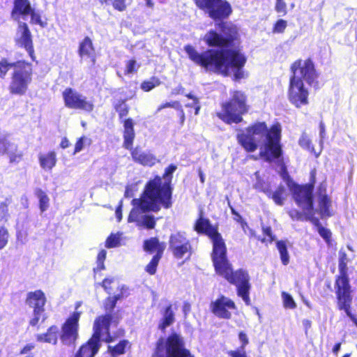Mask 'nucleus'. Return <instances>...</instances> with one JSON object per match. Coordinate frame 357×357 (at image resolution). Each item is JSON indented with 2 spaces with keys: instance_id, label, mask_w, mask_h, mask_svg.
<instances>
[{
  "instance_id": "36",
  "label": "nucleus",
  "mask_w": 357,
  "mask_h": 357,
  "mask_svg": "<svg viewBox=\"0 0 357 357\" xmlns=\"http://www.w3.org/2000/svg\"><path fill=\"white\" fill-rule=\"evenodd\" d=\"M162 256L153 255L149 264L145 266V271L149 275H154L156 273L160 260Z\"/></svg>"
},
{
  "instance_id": "25",
  "label": "nucleus",
  "mask_w": 357,
  "mask_h": 357,
  "mask_svg": "<svg viewBox=\"0 0 357 357\" xmlns=\"http://www.w3.org/2000/svg\"><path fill=\"white\" fill-rule=\"evenodd\" d=\"M130 348V342L128 340H122L114 346L109 345L107 352L112 357H117L126 353V349Z\"/></svg>"
},
{
  "instance_id": "27",
  "label": "nucleus",
  "mask_w": 357,
  "mask_h": 357,
  "mask_svg": "<svg viewBox=\"0 0 357 357\" xmlns=\"http://www.w3.org/2000/svg\"><path fill=\"white\" fill-rule=\"evenodd\" d=\"M331 204V199L328 195H324L318 198L319 213L322 218L332 215V213L330 211Z\"/></svg>"
},
{
  "instance_id": "1",
  "label": "nucleus",
  "mask_w": 357,
  "mask_h": 357,
  "mask_svg": "<svg viewBox=\"0 0 357 357\" xmlns=\"http://www.w3.org/2000/svg\"><path fill=\"white\" fill-rule=\"evenodd\" d=\"M196 6L207 13L219 29H211L205 35L204 40L208 47L219 49H208L198 52L195 48L187 45L184 50L189 59L195 64L208 68L213 67L214 71L223 77L229 76L233 70L234 79L243 77V68L247 62V57L238 48L241 36L238 26L231 22H224L232 13L231 4L226 0H193Z\"/></svg>"
},
{
  "instance_id": "30",
  "label": "nucleus",
  "mask_w": 357,
  "mask_h": 357,
  "mask_svg": "<svg viewBox=\"0 0 357 357\" xmlns=\"http://www.w3.org/2000/svg\"><path fill=\"white\" fill-rule=\"evenodd\" d=\"M242 113H217L219 119L222 120L224 122L231 124L238 123L242 121L243 118L241 116Z\"/></svg>"
},
{
  "instance_id": "44",
  "label": "nucleus",
  "mask_w": 357,
  "mask_h": 357,
  "mask_svg": "<svg viewBox=\"0 0 357 357\" xmlns=\"http://www.w3.org/2000/svg\"><path fill=\"white\" fill-rule=\"evenodd\" d=\"M142 225L148 229H153L156 225V220L151 215H145L143 216Z\"/></svg>"
},
{
  "instance_id": "57",
  "label": "nucleus",
  "mask_w": 357,
  "mask_h": 357,
  "mask_svg": "<svg viewBox=\"0 0 357 357\" xmlns=\"http://www.w3.org/2000/svg\"><path fill=\"white\" fill-rule=\"evenodd\" d=\"M33 343H29L25 344L20 351L19 354H29V353L35 348Z\"/></svg>"
},
{
  "instance_id": "45",
  "label": "nucleus",
  "mask_w": 357,
  "mask_h": 357,
  "mask_svg": "<svg viewBox=\"0 0 357 357\" xmlns=\"http://www.w3.org/2000/svg\"><path fill=\"white\" fill-rule=\"evenodd\" d=\"M262 232L264 235V238L261 239V241L264 242H269L271 243L274 241L275 236L273 234L272 229L270 226H262Z\"/></svg>"
},
{
  "instance_id": "6",
  "label": "nucleus",
  "mask_w": 357,
  "mask_h": 357,
  "mask_svg": "<svg viewBox=\"0 0 357 357\" xmlns=\"http://www.w3.org/2000/svg\"><path fill=\"white\" fill-rule=\"evenodd\" d=\"M347 255L340 252L338 259L339 273L335 277V294L336 307L339 311H343L357 326V317L352 313L353 289L348 275Z\"/></svg>"
},
{
  "instance_id": "11",
  "label": "nucleus",
  "mask_w": 357,
  "mask_h": 357,
  "mask_svg": "<svg viewBox=\"0 0 357 357\" xmlns=\"http://www.w3.org/2000/svg\"><path fill=\"white\" fill-rule=\"evenodd\" d=\"M123 146L130 151V155L134 162L148 167H152L157 162L156 157L154 155L144 152L139 146L133 147L135 133L134 122L130 118L123 121Z\"/></svg>"
},
{
  "instance_id": "48",
  "label": "nucleus",
  "mask_w": 357,
  "mask_h": 357,
  "mask_svg": "<svg viewBox=\"0 0 357 357\" xmlns=\"http://www.w3.org/2000/svg\"><path fill=\"white\" fill-rule=\"evenodd\" d=\"M120 239L115 234H111L106 239L105 245L107 248H112L119 246Z\"/></svg>"
},
{
  "instance_id": "26",
  "label": "nucleus",
  "mask_w": 357,
  "mask_h": 357,
  "mask_svg": "<svg viewBox=\"0 0 357 357\" xmlns=\"http://www.w3.org/2000/svg\"><path fill=\"white\" fill-rule=\"evenodd\" d=\"M174 313L172 310V305L169 304L165 309L163 317L158 325V328L164 331L167 327L174 322Z\"/></svg>"
},
{
  "instance_id": "5",
  "label": "nucleus",
  "mask_w": 357,
  "mask_h": 357,
  "mask_svg": "<svg viewBox=\"0 0 357 357\" xmlns=\"http://www.w3.org/2000/svg\"><path fill=\"white\" fill-rule=\"evenodd\" d=\"M291 75L288 87V98L291 104L297 108L309 103V92L304 86L303 80L311 85L317 78L314 63L308 58L304 61L296 60L290 67Z\"/></svg>"
},
{
  "instance_id": "33",
  "label": "nucleus",
  "mask_w": 357,
  "mask_h": 357,
  "mask_svg": "<svg viewBox=\"0 0 357 357\" xmlns=\"http://www.w3.org/2000/svg\"><path fill=\"white\" fill-rule=\"evenodd\" d=\"M161 81L157 77L153 76L149 80H144L141 83L140 88L144 92H149L155 87L160 85Z\"/></svg>"
},
{
  "instance_id": "23",
  "label": "nucleus",
  "mask_w": 357,
  "mask_h": 357,
  "mask_svg": "<svg viewBox=\"0 0 357 357\" xmlns=\"http://www.w3.org/2000/svg\"><path fill=\"white\" fill-rule=\"evenodd\" d=\"M38 160L40 167L45 170H51L57 161L55 151H51L47 153L40 154Z\"/></svg>"
},
{
  "instance_id": "42",
  "label": "nucleus",
  "mask_w": 357,
  "mask_h": 357,
  "mask_svg": "<svg viewBox=\"0 0 357 357\" xmlns=\"http://www.w3.org/2000/svg\"><path fill=\"white\" fill-rule=\"evenodd\" d=\"M287 26V22L283 19L278 20L273 26L272 33H282Z\"/></svg>"
},
{
  "instance_id": "2",
  "label": "nucleus",
  "mask_w": 357,
  "mask_h": 357,
  "mask_svg": "<svg viewBox=\"0 0 357 357\" xmlns=\"http://www.w3.org/2000/svg\"><path fill=\"white\" fill-rule=\"evenodd\" d=\"M193 229L197 234L208 236L212 242L211 257L215 273L229 284L235 285L237 296L243 299L245 305H250L251 284L249 273L243 268L234 269L227 257L225 242L218 231V227L211 225L209 219L204 218L203 213L201 212Z\"/></svg>"
},
{
  "instance_id": "20",
  "label": "nucleus",
  "mask_w": 357,
  "mask_h": 357,
  "mask_svg": "<svg viewBox=\"0 0 357 357\" xmlns=\"http://www.w3.org/2000/svg\"><path fill=\"white\" fill-rule=\"evenodd\" d=\"M166 245L164 242H160L158 237H151L144 241L143 250L149 253L154 255L162 256Z\"/></svg>"
},
{
  "instance_id": "17",
  "label": "nucleus",
  "mask_w": 357,
  "mask_h": 357,
  "mask_svg": "<svg viewBox=\"0 0 357 357\" xmlns=\"http://www.w3.org/2000/svg\"><path fill=\"white\" fill-rule=\"evenodd\" d=\"M222 109L224 112H247L248 106L245 95L240 91H234L230 99L223 103Z\"/></svg>"
},
{
  "instance_id": "60",
  "label": "nucleus",
  "mask_w": 357,
  "mask_h": 357,
  "mask_svg": "<svg viewBox=\"0 0 357 357\" xmlns=\"http://www.w3.org/2000/svg\"><path fill=\"white\" fill-rule=\"evenodd\" d=\"M137 216V212L135 209H132L128 218V222H135L136 220Z\"/></svg>"
},
{
  "instance_id": "40",
  "label": "nucleus",
  "mask_w": 357,
  "mask_h": 357,
  "mask_svg": "<svg viewBox=\"0 0 357 357\" xmlns=\"http://www.w3.org/2000/svg\"><path fill=\"white\" fill-rule=\"evenodd\" d=\"M255 188L260 192H264L267 196L271 194V188L269 183H266L261 179H257L255 184Z\"/></svg>"
},
{
  "instance_id": "51",
  "label": "nucleus",
  "mask_w": 357,
  "mask_h": 357,
  "mask_svg": "<svg viewBox=\"0 0 357 357\" xmlns=\"http://www.w3.org/2000/svg\"><path fill=\"white\" fill-rule=\"evenodd\" d=\"M275 10L278 13H282L283 15H286L287 10L285 1L284 0H276Z\"/></svg>"
},
{
  "instance_id": "39",
  "label": "nucleus",
  "mask_w": 357,
  "mask_h": 357,
  "mask_svg": "<svg viewBox=\"0 0 357 357\" xmlns=\"http://www.w3.org/2000/svg\"><path fill=\"white\" fill-rule=\"evenodd\" d=\"M13 146V144L8 140V135L0 133V155L8 153V150Z\"/></svg>"
},
{
  "instance_id": "16",
  "label": "nucleus",
  "mask_w": 357,
  "mask_h": 357,
  "mask_svg": "<svg viewBox=\"0 0 357 357\" xmlns=\"http://www.w3.org/2000/svg\"><path fill=\"white\" fill-rule=\"evenodd\" d=\"M209 309L218 318L228 320L231 319L232 311L236 310L237 307L233 300L220 294L215 301L211 302Z\"/></svg>"
},
{
  "instance_id": "52",
  "label": "nucleus",
  "mask_w": 357,
  "mask_h": 357,
  "mask_svg": "<svg viewBox=\"0 0 357 357\" xmlns=\"http://www.w3.org/2000/svg\"><path fill=\"white\" fill-rule=\"evenodd\" d=\"M114 8L118 11L122 12L127 8L126 0H114L112 1Z\"/></svg>"
},
{
  "instance_id": "28",
  "label": "nucleus",
  "mask_w": 357,
  "mask_h": 357,
  "mask_svg": "<svg viewBox=\"0 0 357 357\" xmlns=\"http://www.w3.org/2000/svg\"><path fill=\"white\" fill-rule=\"evenodd\" d=\"M10 149L11 151H9V150H8L7 154L10 164H18L23 160L24 153L18 149L17 144H13V146Z\"/></svg>"
},
{
  "instance_id": "41",
  "label": "nucleus",
  "mask_w": 357,
  "mask_h": 357,
  "mask_svg": "<svg viewBox=\"0 0 357 357\" xmlns=\"http://www.w3.org/2000/svg\"><path fill=\"white\" fill-rule=\"evenodd\" d=\"M107 252L105 250H101L97 255V267L94 268V272L102 271L105 268V260L106 259Z\"/></svg>"
},
{
  "instance_id": "13",
  "label": "nucleus",
  "mask_w": 357,
  "mask_h": 357,
  "mask_svg": "<svg viewBox=\"0 0 357 357\" xmlns=\"http://www.w3.org/2000/svg\"><path fill=\"white\" fill-rule=\"evenodd\" d=\"M168 243L169 250L174 258L181 259L185 256L187 259L190 258L193 249L185 231H178L171 234Z\"/></svg>"
},
{
  "instance_id": "50",
  "label": "nucleus",
  "mask_w": 357,
  "mask_h": 357,
  "mask_svg": "<svg viewBox=\"0 0 357 357\" xmlns=\"http://www.w3.org/2000/svg\"><path fill=\"white\" fill-rule=\"evenodd\" d=\"M44 311L45 310H33V317L29 320V325L33 327L37 326V328H38V324Z\"/></svg>"
},
{
  "instance_id": "53",
  "label": "nucleus",
  "mask_w": 357,
  "mask_h": 357,
  "mask_svg": "<svg viewBox=\"0 0 357 357\" xmlns=\"http://www.w3.org/2000/svg\"><path fill=\"white\" fill-rule=\"evenodd\" d=\"M115 109L116 112H128L129 107L126 104V99L119 100L115 105Z\"/></svg>"
},
{
  "instance_id": "32",
  "label": "nucleus",
  "mask_w": 357,
  "mask_h": 357,
  "mask_svg": "<svg viewBox=\"0 0 357 357\" xmlns=\"http://www.w3.org/2000/svg\"><path fill=\"white\" fill-rule=\"evenodd\" d=\"M276 247L280 252L282 264L287 265L289 263V256L287 251L286 242L284 241H278L276 243Z\"/></svg>"
},
{
  "instance_id": "14",
  "label": "nucleus",
  "mask_w": 357,
  "mask_h": 357,
  "mask_svg": "<svg viewBox=\"0 0 357 357\" xmlns=\"http://www.w3.org/2000/svg\"><path fill=\"white\" fill-rule=\"evenodd\" d=\"M64 105L69 109L91 112L94 108L93 100L71 87L66 88L62 92Z\"/></svg>"
},
{
  "instance_id": "3",
  "label": "nucleus",
  "mask_w": 357,
  "mask_h": 357,
  "mask_svg": "<svg viewBox=\"0 0 357 357\" xmlns=\"http://www.w3.org/2000/svg\"><path fill=\"white\" fill-rule=\"evenodd\" d=\"M264 137L263 149L259 152V156L268 162L280 158L283 151L281 144L282 129L279 123L268 128L266 122L256 121L241 130L236 135L238 143L248 153L257 151Z\"/></svg>"
},
{
  "instance_id": "54",
  "label": "nucleus",
  "mask_w": 357,
  "mask_h": 357,
  "mask_svg": "<svg viewBox=\"0 0 357 357\" xmlns=\"http://www.w3.org/2000/svg\"><path fill=\"white\" fill-rule=\"evenodd\" d=\"M86 139V137L84 136L80 137L77 139V142L75 145L74 152L73 153H77L81 151L84 148V142Z\"/></svg>"
},
{
  "instance_id": "61",
  "label": "nucleus",
  "mask_w": 357,
  "mask_h": 357,
  "mask_svg": "<svg viewBox=\"0 0 357 357\" xmlns=\"http://www.w3.org/2000/svg\"><path fill=\"white\" fill-rule=\"evenodd\" d=\"M122 208L121 205H119L116 208L115 213H116V217L118 222H120L122 219V208Z\"/></svg>"
},
{
  "instance_id": "55",
  "label": "nucleus",
  "mask_w": 357,
  "mask_h": 357,
  "mask_svg": "<svg viewBox=\"0 0 357 357\" xmlns=\"http://www.w3.org/2000/svg\"><path fill=\"white\" fill-rule=\"evenodd\" d=\"M167 107H172V108H174L175 109H181V105L179 104L178 102L177 101H174V102H165L164 104H162L160 105L158 108V110H161L162 109H165V108H167Z\"/></svg>"
},
{
  "instance_id": "29",
  "label": "nucleus",
  "mask_w": 357,
  "mask_h": 357,
  "mask_svg": "<svg viewBox=\"0 0 357 357\" xmlns=\"http://www.w3.org/2000/svg\"><path fill=\"white\" fill-rule=\"evenodd\" d=\"M34 194L39 200V208L41 212L45 211L49 207L50 198L46 192L41 188H36Z\"/></svg>"
},
{
  "instance_id": "43",
  "label": "nucleus",
  "mask_w": 357,
  "mask_h": 357,
  "mask_svg": "<svg viewBox=\"0 0 357 357\" xmlns=\"http://www.w3.org/2000/svg\"><path fill=\"white\" fill-rule=\"evenodd\" d=\"M298 144L303 149L311 151L314 149L310 139L305 132H303L298 140Z\"/></svg>"
},
{
  "instance_id": "21",
  "label": "nucleus",
  "mask_w": 357,
  "mask_h": 357,
  "mask_svg": "<svg viewBox=\"0 0 357 357\" xmlns=\"http://www.w3.org/2000/svg\"><path fill=\"white\" fill-rule=\"evenodd\" d=\"M32 8L29 0H14L13 8L11 10L12 17L26 16Z\"/></svg>"
},
{
  "instance_id": "19",
  "label": "nucleus",
  "mask_w": 357,
  "mask_h": 357,
  "mask_svg": "<svg viewBox=\"0 0 357 357\" xmlns=\"http://www.w3.org/2000/svg\"><path fill=\"white\" fill-rule=\"evenodd\" d=\"M46 301L45 293L40 289L29 291L25 300L26 304L33 308V310H45Z\"/></svg>"
},
{
  "instance_id": "22",
  "label": "nucleus",
  "mask_w": 357,
  "mask_h": 357,
  "mask_svg": "<svg viewBox=\"0 0 357 357\" xmlns=\"http://www.w3.org/2000/svg\"><path fill=\"white\" fill-rule=\"evenodd\" d=\"M238 340L241 345L236 350H231L227 352L230 357H248L245 347L249 344V338L248 335L243 331H239L238 334Z\"/></svg>"
},
{
  "instance_id": "31",
  "label": "nucleus",
  "mask_w": 357,
  "mask_h": 357,
  "mask_svg": "<svg viewBox=\"0 0 357 357\" xmlns=\"http://www.w3.org/2000/svg\"><path fill=\"white\" fill-rule=\"evenodd\" d=\"M284 194L285 188L284 185H280L274 192L271 191V194L268 197L271 198L277 205L282 206L285 199Z\"/></svg>"
},
{
  "instance_id": "58",
  "label": "nucleus",
  "mask_w": 357,
  "mask_h": 357,
  "mask_svg": "<svg viewBox=\"0 0 357 357\" xmlns=\"http://www.w3.org/2000/svg\"><path fill=\"white\" fill-rule=\"evenodd\" d=\"M113 282L112 279L105 278L101 282V286L103 287L105 291L110 294V284Z\"/></svg>"
},
{
  "instance_id": "8",
  "label": "nucleus",
  "mask_w": 357,
  "mask_h": 357,
  "mask_svg": "<svg viewBox=\"0 0 357 357\" xmlns=\"http://www.w3.org/2000/svg\"><path fill=\"white\" fill-rule=\"evenodd\" d=\"M113 319V314L109 313L97 317L93 322L91 336L79 347L73 357H95L101 347V337L104 334L103 342L107 344L114 342L117 337L110 333Z\"/></svg>"
},
{
  "instance_id": "38",
  "label": "nucleus",
  "mask_w": 357,
  "mask_h": 357,
  "mask_svg": "<svg viewBox=\"0 0 357 357\" xmlns=\"http://www.w3.org/2000/svg\"><path fill=\"white\" fill-rule=\"evenodd\" d=\"M140 65L137 63L136 60L134 59H129L126 62V69L124 71V74L126 75L132 74L137 73L138 68Z\"/></svg>"
},
{
  "instance_id": "56",
  "label": "nucleus",
  "mask_w": 357,
  "mask_h": 357,
  "mask_svg": "<svg viewBox=\"0 0 357 357\" xmlns=\"http://www.w3.org/2000/svg\"><path fill=\"white\" fill-rule=\"evenodd\" d=\"M116 303L112 299V297H107L105 300L104 308L105 310L112 311L116 307Z\"/></svg>"
},
{
  "instance_id": "37",
  "label": "nucleus",
  "mask_w": 357,
  "mask_h": 357,
  "mask_svg": "<svg viewBox=\"0 0 357 357\" xmlns=\"http://www.w3.org/2000/svg\"><path fill=\"white\" fill-rule=\"evenodd\" d=\"M282 303L283 307L286 309H295L296 307V303L294 300L291 294L287 292H282Z\"/></svg>"
},
{
  "instance_id": "47",
  "label": "nucleus",
  "mask_w": 357,
  "mask_h": 357,
  "mask_svg": "<svg viewBox=\"0 0 357 357\" xmlns=\"http://www.w3.org/2000/svg\"><path fill=\"white\" fill-rule=\"evenodd\" d=\"M9 234L8 229L2 226L0 227V250L3 249L8 242Z\"/></svg>"
},
{
  "instance_id": "9",
  "label": "nucleus",
  "mask_w": 357,
  "mask_h": 357,
  "mask_svg": "<svg viewBox=\"0 0 357 357\" xmlns=\"http://www.w3.org/2000/svg\"><path fill=\"white\" fill-rule=\"evenodd\" d=\"M80 317L81 312H73L62 324L60 333L56 325H52L47 329L45 333L36 335V341L56 345L59 338L63 345L75 346L79 337V321Z\"/></svg>"
},
{
  "instance_id": "59",
  "label": "nucleus",
  "mask_w": 357,
  "mask_h": 357,
  "mask_svg": "<svg viewBox=\"0 0 357 357\" xmlns=\"http://www.w3.org/2000/svg\"><path fill=\"white\" fill-rule=\"evenodd\" d=\"M318 198L326 195V185L325 183H321L317 188Z\"/></svg>"
},
{
  "instance_id": "64",
  "label": "nucleus",
  "mask_w": 357,
  "mask_h": 357,
  "mask_svg": "<svg viewBox=\"0 0 357 357\" xmlns=\"http://www.w3.org/2000/svg\"><path fill=\"white\" fill-rule=\"evenodd\" d=\"M319 127L320 130V137L321 139H324L325 137V126L323 121L319 122Z\"/></svg>"
},
{
  "instance_id": "35",
  "label": "nucleus",
  "mask_w": 357,
  "mask_h": 357,
  "mask_svg": "<svg viewBox=\"0 0 357 357\" xmlns=\"http://www.w3.org/2000/svg\"><path fill=\"white\" fill-rule=\"evenodd\" d=\"M10 203V198H6L3 202H0V221L7 222L10 216L8 206Z\"/></svg>"
},
{
  "instance_id": "49",
  "label": "nucleus",
  "mask_w": 357,
  "mask_h": 357,
  "mask_svg": "<svg viewBox=\"0 0 357 357\" xmlns=\"http://www.w3.org/2000/svg\"><path fill=\"white\" fill-rule=\"evenodd\" d=\"M231 208V213L233 215L234 220L236 222L239 223L241 227L245 229L246 227H248L247 222L243 219V218L240 215L238 212H237L233 207Z\"/></svg>"
},
{
  "instance_id": "12",
  "label": "nucleus",
  "mask_w": 357,
  "mask_h": 357,
  "mask_svg": "<svg viewBox=\"0 0 357 357\" xmlns=\"http://www.w3.org/2000/svg\"><path fill=\"white\" fill-rule=\"evenodd\" d=\"M290 190L292 194V197L296 204L303 208L306 213V217L308 215H314V197L313 190L312 184L299 185L293 183L291 185H289Z\"/></svg>"
},
{
  "instance_id": "34",
  "label": "nucleus",
  "mask_w": 357,
  "mask_h": 357,
  "mask_svg": "<svg viewBox=\"0 0 357 357\" xmlns=\"http://www.w3.org/2000/svg\"><path fill=\"white\" fill-rule=\"evenodd\" d=\"M31 17L30 23L31 24H38L40 27L45 28L47 26L46 20H43L40 13L36 12L34 8H31L29 15Z\"/></svg>"
},
{
  "instance_id": "63",
  "label": "nucleus",
  "mask_w": 357,
  "mask_h": 357,
  "mask_svg": "<svg viewBox=\"0 0 357 357\" xmlns=\"http://www.w3.org/2000/svg\"><path fill=\"white\" fill-rule=\"evenodd\" d=\"M69 146H70V142H69L68 139H67V137H63L61 141V143H60L61 148L66 149Z\"/></svg>"
},
{
  "instance_id": "10",
  "label": "nucleus",
  "mask_w": 357,
  "mask_h": 357,
  "mask_svg": "<svg viewBox=\"0 0 357 357\" xmlns=\"http://www.w3.org/2000/svg\"><path fill=\"white\" fill-rule=\"evenodd\" d=\"M151 357H195L190 351L185 348L182 337L176 333H171L165 340L160 337Z\"/></svg>"
},
{
  "instance_id": "7",
  "label": "nucleus",
  "mask_w": 357,
  "mask_h": 357,
  "mask_svg": "<svg viewBox=\"0 0 357 357\" xmlns=\"http://www.w3.org/2000/svg\"><path fill=\"white\" fill-rule=\"evenodd\" d=\"M11 68L9 92L13 95H24L32 82L33 65L23 59L10 62L8 59L2 58L0 59V79H4Z\"/></svg>"
},
{
  "instance_id": "24",
  "label": "nucleus",
  "mask_w": 357,
  "mask_h": 357,
  "mask_svg": "<svg viewBox=\"0 0 357 357\" xmlns=\"http://www.w3.org/2000/svg\"><path fill=\"white\" fill-rule=\"evenodd\" d=\"M305 218L310 221L317 228L318 233L325 240L326 243L330 244L332 236L331 230L324 227L321 225L319 218L314 217L312 214L311 215L307 216Z\"/></svg>"
},
{
  "instance_id": "4",
  "label": "nucleus",
  "mask_w": 357,
  "mask_h": 357,
  "mask_svg": "<svg viewBox=\"0 0 357 357\" xmlns=\"http://www.w3.org/2000/svg\"><path fill=\"white\" fill-rule=\"evenodd\" d=\"M177 166L174 164L168 165L162 176H155L145 184L142 196L133 199L132 204L138 206L143 212H158L161 208L169 209L172 206L174 187L172 185L173 173Z\"/></svg>"
},
{
  "instance_id": "46",
  "label": "nucleus",
  "mask_w": 357,
  "mask_h": 357,
  "mask_svg": "<svg viewBox=\"0 0 357 357\" xmlns=\"http://www.w3.org/2000/svg\"><path fill=\"white\" fill-rule=\"evenodd\" d=\"M189 99L191 100L190 102H188L185 106L190 110H194L195 112H199L200 109V104L199 99L192 94H188L186 96Z\"/></svg>"
},
{
  "instance_id": "18",
  "label": "nucleus",
  "mask_w": 357,
  "mask_h": 357,
  "mask_svg": "<svg viewBox=\"0 0 357 357\" xmlns=\"http://www.w3.org/2000/svg\"><path fill=\"white\" fill-rule=\"evenodd\" d=\"M77 53L81 61L89 60L92 66L95 65L96 62V48L89 36H85L79 41Z\"/></svg>"
},
{
  "instance_id": "62",
  "label": "nucleus",
  "mask_w": 357,
  "mask_h": 357,
  "mask_svg": "<svg viewBox=\"0 0 357 357\" xmlns=\"http://www.w3.org/2000/svg\"><path fill=\"white\" fill-rule=\"evenodd\" d=\"M341 345H342V342H337L334 344L333 349H332V352L333 353V354L335 355H337L340 349H341Z\"/></svg>"
},
{
  "instance_id": "15",
  "label": "nucleus",
  "mask_w": 357,
  "mask_h": 357,
  "mask_svg": "<svg viewBox=\"0 0 357 357\" xmlns=\"http://www.w3.org/2000/svg\"><path fill=\"white\" fill-rule=\"evenodd\" d=\"M15 44L21 48L24 49L32 61H35L36 56L35 54L32 33L29 25L24 22H20L17 24Z\"/></svg>"
}]
</instances>
